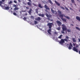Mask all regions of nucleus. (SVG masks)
<instances>
[{"label":"nucleus","mask_w":80,"mask_h":80,"mask_svg":"<svg viewBox=\"0 0 80 80\" xmlns=\"http://www.w3.org/2000/svg\"><path fill=\"white\" fill-rule=\"evenodd\" d=\"M38 15H39V16H42V14H38Z\"/></svg>","instance_id":"43"},{"label":"nucleus","mask_w":80,"mask_h":80,"mask_svg":"<svg viewBox=\"0 0 80 80\" xmlns=\"http://www.w3.org/2000/svg\"><path fill=\"white\" fill-rule=\"evenodd\" d=\"M76 44L74 43H73V45L74 46V47H75V46Z\"/></svg>","instance_id":"45"},{"label":"nucleus","mask_w":80,"mask_h":80,"mask_svg":"<svg viewBox=\"0 0 80 80\" xmlns=\"http://www.w3.org/2000/svg\"><path fill=\"white\" fill-rule=\"evenodd\" d=\"M56 22L58 24V26H59V27H60V25L62 24V22H60V21H57Z\"/></svg>","instance_id":"7"},{"label":"nucleus","mask_w":80,"mask_h":80,"mask_svg":"<svg viewBox=\"0 0 80 80\" xmlns=\"http://www.w3.org/2000/svg\"><path fill=\"white\" fill-rule=\"evenodd\" d=\"M62 35H61L60 36L58 37V38H60V39H61L62 38Z\"/></svg>","instance_id":"28"},{"label":"nucleus","mask_w":80,"mask_h":80,"mask_svg":"<svg viewBox=\"0 0 80 80\" xmlns=\"http://www.w3.org/2000/svg\"><path fill=\"white\" fill-rule=\"evenodd\" d=\"M71 25H72V26H73V24H71Z\"/></svg>","instance_id":"53"},{"label":"nucleus","mask_w":80,"mask_h":80,"mask_svg":"<svg viewBox=\"0 0 80 80\" xmlns=\"http://www.w3.org/2000/svg\"><path fill=\"white\" fill-rule=\"evenodd\" d=\"M14 3H17V1H15V0L14 1Z\"/></svg>","instance_id":"40"},{"label":"nucleus","mask_w":80,"mask_h":80,"mask_svg":"<svg viewBox=\"0 0 80 80\" xmlns=\"http://www.w3.org/2000/svg\"><path fill=\"white\" fill-rule=\"evenodd\" d=\"M28 0V1L30 2H31V0Z\"/></svg>","instance_id":"50"},{"label":"nucleus","mask_w":80,"mask_h":80,"mask_svg":"<svg viewBox=\"0 0 80 80\" xmlns=\"http://www.w3.org/2000/svg\"><path fill=\"white\" fill-rule=\"evenodd\" d=\"M13 7H17V5H15V4H14V5H13Z\"/></svg>","instance_id":"38"},{"label":"nucleus","mask_w":80,"mask_h":80,"mask_svg":"<svg viewBox=\"0 0 80 80\" xmlns=\"http://www.w3.org/2000/svg\"><path fill=\"white\" fill-rule=\"evenodd\" d=\"M71 5H72V4H71Z\"/></svg>","instance_id":"56"},{"label":"nucleus","mask_w":80,"mask_h":80,"mask_svg":"<svg viewBox=\"0 0 80 80\" xmlns=\"http://www.w3.org/2000/svg\"><path fill=\"white\" fill-rule=\"evenodd\" d=\"M62 30L61 32V33H62V34H65V31H66V30H67L68 32H71V30L70 29H67V28L65 24H62Z\"/></svg>","instance_id":"1"},{"label":"nucleus","mask_w":80,"mask_h":80,"mask_svg":"<svg viewBox=\"0 0 80 80\" xmlns=\"http://www.w3.org/2000/svg\"><path fill=\"white\" fill-rule=\"evenodd\" d=\"M76 28L77 29V30H78L80 31V29L78 27H76Z\"/></svg>","instance_id":"23"},{"label":"nucleus","mask_w":80,"mask_h":80,"mask_svg":"<svg viewBox=\"0 0 80 80\" xmlns=\"http://www.w3.org/2000/svg\"><path fill=\"white\" fill-rule=\"evenodd\" d=\"M57 30H60V27L58 28H57Z\"/></svg>","instance_id":"37"},{"label":"nucleus","mask_w":80,"mask_h":80,"mask_svg":"<svg viewBox=\"0 0 80 80\" xmlns=\"http://www.w3.org/2000/svg\"><path fill=\"white\" fill-rule=\"evenodd\" d=\"M27 9H29V8L28 7H26Z\"/></svg>","instance_id":"47"},{"label":"nucleus","mask_w":80,"mask_h":80,"mask_svg":"<svg viewBox=\"0 0 80 80\" xmlns=\"http://www.w3.org/2000/svg\"><path fill=\"white\" fill-rule=\"evenodd\" d=\"M54 34H55L56 35H58V33L57 32H55L54 33Z\"/></svg>","instance_id":"34"},{"label":"nucleus","mask_w":80,"mask_h":80,"mask_svg":"<svg viewBox=\"0 0 80 80\" xmlns=\"http://www.w3.org/2000/svg\"><path fill=\"white\" fill-rule=\"evenodd\" d=\"M78 40H79V42H80V38H78Z\"/></svg>","instance_id":"49"},{"label":"nucleus","mask_w":80,"mask_h":80,"mask_svg":"<svg viewBox=\"0 0 80 80\" xmlns=\"http://www.w3.org/2000/svg\"><path fill=\"white\" fill-rule=\"evenodd\" d=\"M31 18H32V19H34V17L33 16H31Z\"/></svg>","instance_id":"39"},{"label":"nucleus","mask_w":80,"mask_h":80,"mask_svg":"<svg viewBox=\"0 0 80 80\" xmlns=\"http://www.w3.org/2000/svg\"><path fill=\"white\" fill-rule=\"evenodd\" d=\"M78 44H76L75 47H73V51H74V52H76L78 53V49H77L76 48H78Z\"/></svg>","instance_id":"4"},{"label":"nucleus","mask_w":80,"mask_h":80,"mask_svg":"<svg viewBox=\"0 0 80 80\" xmlns=\"http://www.w3.org/2000/svg\"><path fill=\"white\" fill-rule=\"evenodd\" d=\"M28 5L29 6H31V5H32V3L30 2H28Z\"/></svg>","instance_id":"20"},{"label":"nucleus","mask_w":80,"mask_h":80,"mask_svg":"<svg viewBox=\"0 0 80 80\" xmlns=\"http://www.w3.org/2000/svg\"><path fill=\"white\" fill-rule=\"evenodd\" d=\"M38 5L39 8H43V7L42 6V5H41V4H39Z\"/></svg>","instance_id":"21"},{"label":"nucleus","mask_w":80,"mask_h":80,"mask_svg":"<svg viewBox=\"0 0 80 80\" xmlns=\"http://www.w3.org/2000/svg\"><path fill=\"white\" fill-rule=\"evenodd\" d=\"M18 2H20V0H18Z\"/></svg>","instance_id":"51"},{"label":"nucleus","mask_w":80,"mask_h":80,"mask_svg":"<svg viewBox=\"0 0 80 80\" xmlns=\"http://www.w3.org/2000/svg\"><path fill=\"white\" fill-rule=\"evenodd\" d=\"M5 10H9V9H10V8L8 6L5 7Z\"/></svg>","instance_id":"17"},{"label":"nucleus","mask_w":80,"mask_h":80,"mask_svg":"<svg viewBox=\"0 0 80 80\" xmlns=\"http://www.w3.org/2000/svg\"><path fill=\"white\" fill-rule=\"evenodd\" d=\"M11 9H12V8H11Z\"/></svg>","instance_id":"57"},{"label":"nucleus","mask_w":80,"mask_h":80,"mask_svg":"<svg viewBox=\"0 0 80 80\" xmlns=\"http://www.w3.org/2000/svg\"><path fill=\"white\" fill-rule=\"evenodd\" d=\"M66 33H67V31H66Z\"/></svg>","instance_id":"55"},{"label":"nucleus","mask_w":80,"mask_h":80,"mask_svg":"<svg viewBox=\"0 0 80 80\" xmlns=\"http://www.w3.org/2000/svg\"><path fill=\"white\" fill-rule=\"evenodd\" d=\"M1 4H3V2L2 1H0V6H2Z\"/></svg>","instance_id":"27"},{"label":"nucleus","mask_w":80,"mask_h":80,"mask_svg":"<svg viewBox=\"0 0 80 80\" xmlns=\"http://www.w3.org/2000/svg\"><path fill=\"white\" fill-rule=\"evenodd\" d=\"M69 8L70 10H73V9H72V8Z\"/></svg>","instance_id":"48"},{"label":"nucleus","mask_w":80,"mask_h":80,"mask_svg":"<svg viewBox=\"0 0 80 80\" xmlns=\"http://www.w3.org/2000/svg\"><path fill=\"white\" fill-rule=\"evenodd\" d=\"M66 38L67 39V40H68V39H69V37H68V36H66Z\"/></svg>","instance_id":"31"},{"label":"nucleus","mask_w":80,"mask_h":80,"mask_svg":"<svg viewBox=\"0 0 80 80\" xmlns=\"http://www.w3.org/2000/svg\"><path fill=\"white\" fill-rule=\"evenodd\" d=\"M72 48H73V45H72V43L70 42L68 47L69 50H71V49H72Z\"/></svg>","instance_id":"6"},{"label":"nucleus","mask_w":80,"mask_h":80,"mask_svg":"<svg viewBox=\"0 0 80 80\" xmlns=\"http://www.w3.org/2000/svg\"><path fill=\"white\" fill-rule=\"evenodd\" d=\"M34 24L35 25H36V24H37V23H38V22H37V21H35L34 22Z\"/></svg>","instance_id":"29"},{"label":"nucleus","mask_w":80,"mask_h":80,"mask_svg":"<svg viewBox=\"0 0 80 80\" xmlns=\"http://www.w3.org/2000/svg\"><path fill=\"white\" fill-rule=\"evenodd\" d=\"M76 19L78 20L79 22H80V17L78 16H76Z\"/></svg>","instance_id":"15"},{"label":"nucleus","mask_w":80,"mask_h":80,"mask_svg":"<svg viewBox=\"0 0 80 80\" xmlns=\"http://www.w3.org/2000/svg\"><path fill=\"white\" fill-rule=\"evenodd\" d=\"M61 8L63 9V10H65V8L63 7H61Z\"/></svg>","instance_id":"41"},{"label":"nucleus","mask_w":80,"mask_h":80,"mask_svg":"<svg viewBox=\"0 0 80 80\" xmlns=\"http://www.w3.org/2000/svg\"><path fill=\"white\" fill-rule=\"evenodd\" d=\"M61 20H62L63 22H65V23H66V22H67V19L65 18H62Z\"/></svg>","instance_id":"12"},{"label":"nucleus","mask_w":80,"mask_h":80,"mask_svg":"<svg viewBox=\"0 0 80 80\" xmlns=\"http://www.w3.org/2000/svg\"><path fill=\"white\" fill-rule=\"evenodd\" d=\"M25 15H27V13H26L25 14Z\"/></svg>","instance_id":"52"},{"label":"nucleus","mask_w":80,"mask_h":80,"mask_svg":"<svg viewBox=\"0 0 80 80\" xmlns=\"http://www.w3.org/2000/svg\"><path fill=\"white\" fill-rule=\"evenodd\" d=\"M77 0V1H79V0Z\"/></svg>","instance_id":"54"},{"label":"nucleus","mask_w":80,"mask_h":80,"mask_svg":"<svg viewBox=\"0 0 80 80\" xmlns=\"http://www.w3.org/2000/svg\"><path fill=\"white\" fill-rule=\"evenodd\" d=\"M46 15L47 17L48 18H52V15H48V13H46Z\"/></svg>","instance_id":"8"},{"label":"nucleus","mask_w":80,"mask_h":80,"mask_svg":"<svg viewBox=\"0 0 80 80\" xmlns=\"http://www.w3.org/2000/svg\"><path fill=\"white\" fill-rule=\"evenodd\" d=\"M45 11H46V10H45Z\"/></svg>","instance_id":"58"},{"label":"nucleus","mask_w":80,"mask_h":80,"mask_svg":"<svg viewBox=\"0 0 80 80\" xmlns=\"http://www.w3.org/2000/svg\"><path fill=\"white\" fill-rule=\"evenodd\" d=\"M44 14H41V17H44Z\"/></svg>","instance_id":"36"},{"label":"nucleus","mask_w":80,"mask_h":80,"mask_svg":"<svg viewBox=\"0 0 80 80\" xmlns=\"http://www.w3.org/2000/svg\"><path fill=\"white\" fill-rule=\"evenodd\" d=\"M65 41L67 42H68V40L67 39H62L59 42V43L61 45H63V43H65Z\"/></svg>","instance_id":"2"},{"label":"nucleus","mask_w":80,"mask_h":80,"mask_svg":"<svg viewBox=\"0 0 80 80\" xmlns=\"http://www.w3.org/2000/svg\"><path fill=\"white\" fill-rule=\"evenodd\" d=\"M63 16L67 18V19H70V18L68 17L67 16L65 15H63V14H59V17H60L61 19H62V18H63Z\"/></svg>","instance_id":"3"},{"label":"nucleus","mask_w":80,"mask_h":80,"mask_svg":"<svg viewBox=\"0 0 80 80\" xmlns=\"http://www.w3.org/2000/svg\"><path fill=\"white\" fill-rule=\"evenodd\" d=\"M48 0L51 4H53V3H52V1H51V0Z\"/></svg>","instance_id":"24"},{"label":"nucleus","mask_w":80,"mask_h":80,"mask_svg":"<svg viewBox=\"0 0 80 80\" xmlns=\"http://www.w3.org/2000/svg\"><path fill=\"white\" fill-rule=\"evenodd\" d=\"M71 1L72 3H74L75 5V6H77V5H76V4H75V1H74V0H71Z\"/></svg>","instance_id":"16"},{"label":"nucleus","mask_w":80,"mask_h":80,"mask_svg":"<svg viewBox=\"0 0 80 80\" xmlns=\"http://www.w3.org/2000/svg\"><path fill=\"white\" fill-rule=\"evenodd\" d=\"M47 19L48 20H50L51 21V22H53V19H50V18H47Z\"/></svg>","instance_id":"25"},{"label":"nucleus","mask_w":80,"mask_h":80,"mask_svg":"<svg viewBox=\"0 0 80 80\" xmlns=\"http://www.w3.org/2000/svg\"><path fill=\"white\" fill-rule=\"evenodd\" d=\"M23 20H27V18L25 17H24L23 18Z\"/></svg>","instance_id":"35"},{"label":"nucleus","mask_w":80,"mask_h":80,"mask_svg":"<svg viewBox=\"0 0 80 80\" xmlns=\"http://www.w3.org/2000/svg\"><path fill=\"white\" fill-rule=\"evenodd\" d=\"M38 9H36V13H38Z\"/></svg>","instance_id":"42"},{"label":"nucleus","mask_w":80,"mask_h":80,"mask_svg":"<svg viewBox=\"0 0 80 80\" xmlns=\"http://www.w3.org/2000/svg\"><path fill=\"white\" fill-rule=\"evenodd\" d=\"M13 14L14 15H15V16H17V13H16L15 12H14L13 13Z\"/></svg>","instance_id":"33"},{"label":"nucleus","mask_w":80,"mask_h":80,"mask_svg":"<svg viewBox=\"0 0 80 80\" xmlns=\"http://www.w3.org/2000/svg\"><path fill=\"white\" fill-rule=\"evenodd\" d=\"M54 2L55 3H56V4L58 6H60V3H58V2H57V1L55 0Z\"/></svg>","instance_id":"14"},{"label":"nucleus","mask_w":80,"mask_h":80,"mask_svg":"<svg viewBox=\"0 0 80 80\" xmlns=\"http://www.w3.org/2000/svg\"><path fill=\"white\" fill-rule=\"evenodd\" d=\"M35 20H37V21H40V20H41V18L40 17H38L37 18H36L35 19Z\"/></svg>","instance_id":"9"},{"label":"nucleus","mask_w":80,"mask_h":80,"mask_svg":"<svg viewBox=\"0 0 80 80\" xmlns=\"http://www.w3.org/2000/svg\"><path fill=\"white\" fill-rule=\"evenodd\" d=\"M44 8L46 10H50V8L48 7V6L47 5H44Z\"/></svg>","instance_id":"10"},{"label":"nucleus","mask_w":80,"mask_h":80,"mask_svg":"<svg viewBox=\"0 0 80 80\" xmlns=\"http://www.w3.org/2000/svg\"><path fill=\"white\" fill-rule=\"evenodd\" d=\"M72 40L73 42H77V40H76V39H75V38H72Z\"/></svg>","instance_id":"19"},{"label":"nucleus","mask_w":80,"mask_h":80,"mask_svg":"<svg viewBox=\"0 0 80 80\" xmlns=\"http://www.w3.org/2000/svg\"><path fill=\"white\" fill-rule=\"evenodd\" d=\"M53 24L52 23H48L47 25L48 27L49 28L52 29V27H53Z\"/></svg>","instance_id":"5"},{"label":"nucleus","mask_w":80,"mask_h":80,"mask_svg":"<svg viewBox=\"0 0 80 80\" xmlns=\"http://www.w3.org/2000/svg\"><path fill=\"white\" fill-rule=\"evenodd\" d=\"M51 11L52 13H55V11H54V10H53V9H51Z\"/></svg>","instance_id":"26"},{"label":"nucleus","mask_w":80,"mask_h":80,"mask_svg":"<svg viewBox=\"0 0 80 80\" xmlns=\"http://www.w3.org/2000/svg\"><path fill=\"white\" fill-rule=\"evenodd\" d=\"M58 15H61V14H62V12H61V11H60V10H58Z\"/></svg>","instance_id":"18"},{"label":"nucleus","mask_w":80,"mask_h":80,"mask_svg":"<svg viewBox=\"0 0 80 80\" xmlns=\"http://www.w3.org/2000/svg\"><path fill=\"white\" fill-rule=\"evenodd\" d=\"M65 9H66V10L68 11V10H69V9H68V8L66 7H65Z\"/></svg>","instance_id":"32"},{"label":"nucleus","mask_w":80,"mask_h":80,"mask_svg":"<svg viewBox=\"0 0 80 80\" xmlns=\"http://www.w3.org/2000/svg\"><path fill=\"white\" fill-rule=\"evenodd\" d=\"M5 0H2L1 2H5Z\"/></svg>","instance_id":"44"},{"label":"nucleus","mask_w":80,"mask_h":80,"mask_svg":"<svg viewBox=\"0 0 80 80\" xmlns=\"http://www.w3.org/2000/svg\"><path fill=\"white\" fill-rule=\"evenodd\" d=\"M47 32L49 34L51 35V32H52V29H49L47 30Z\"/></svg>","instance_id":"11"},{"label":"nucleus","mask_w":80,"mask_h":80,"mask_svg":"<svg viewBox=\"0 0 80 80\" xmlns=\"http://www.w3.org/2000/svg\"><path fill=\"white\" fill-rule=\"evenodd\" d=\"M13 3V2H12V1H10L9 3H8V4H9V5L11 4V3Z\"/></svg>","instance_id":"30"},{"label":"nucleus","mask_w":80,"mask_h":80,"mask_svg":"<svg viewBox=\"0 0 80 80\" xmlns=\"http://www.w3.org/2000/svg\"><path fill=\"white\" fill-rule=\"evenodd\" d=\"M32 8H30L29 11L28 12L29 15H31V13H32Z\"/></svg>","instance_id":"13"},{"label":"nucleus","mask_w":80,"mask_h":80,"mask_svg":"<svg viewBox=\"0 0 80 80\" xmlns=\"http://www.w3.org/2000/svg\"><path fill=\"white\" fill-rule=\"evenodd\" d=\"M18 9H19V8H18L17 7H16L14 8V10H18Z\"/></svg>","instance_id":"22"},{"label":"nucleus","mask_w":80,"mask_h":80,"mask_svg":"<svg viewBox=\"0 0 80 80\" xmlns=\"http://www.w3.org/2000/svg\"><path fill=\"white\" fill-rule=\"evenodd\" d=\"M34 6H35V7H37V5H36V4H34Z\"/></svg>","instance_id":"46"}]
</instances>
